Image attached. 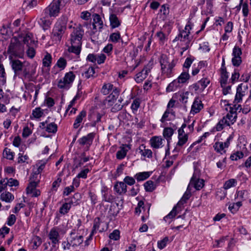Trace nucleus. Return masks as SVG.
Returning <instances> with one entry per match:
<instances>
[{"label":"nucleus","mask_w":251,"mask_h":251,"mask_svg":"<svg viewBox=\"0 0 251 251\" xmlns=\"http://www.w3.org/2000/svg\"><path fill=\"white\" fill-rule=\"evenodd\" d=\"M84 35L82 26L78 24L74 27L73 31L70 35L71 45L68 47V51L69 53L75 54L74 61H78L81 50L82 38Z\"/></svg>","instance_id":"nucleus-1"},{"label":"nucleus","mask_w":251,"mask_h":251,"mask_svg":"<svg viewBox=\"0 0 251 251\" xmlns=\"http://www.w3.org/2000/svg\"><path fill=\"white\" fill-rule=\"evenodd\" d=\"M67 20L65 18H61L55 23L52 29L51 38L56 44L60 42L66 29Z\"/></svg>","instance_id":"nucleus-2"},{"label":"nucleus","mask_w":251,"mask_h":251,"mask_svg":"<svg viewBox=\"0 0 251 251\" xmlns=\"http://www.w3.org/2000/svg\"><path fill=\"white\" fill-rule=\"evenodd\" d=\"M159 62L161 66V75L164 77H170L173 75V70L176 65V62L173 60L169 62L166 55L162 54L160 58Z\"/></svg>","instance_id":"nucleus-3"},{"label":"nucleus","mask_w":251,"mask_h":251,"mask_svg":"<svg viewBox=\"0 0 251 251\" xmlns=\"http://www.w3.org/2000/svg\"><path fill=\"white\" fill-rule=\"evenodd\" d=\"M70 0H53L51 3L44 10L46 15L48 14L50 17L57 16L61 7H64Z\"/></svg>","instance_id":"nucleus-4"},{"label":"nucleus","mask_w":251,"mask_h":251,"mask_svg":"<svg viewBox=\"0 0 251 251\" xmlns=\"http://www.w3.org/2000/svg\"><path fill=\"white\" fill-rule=\"evenodd\" d=\"M7 51L13 56L22 58L24 54V46L17 38H14L11 41Z\"/></svg>","instance_id":"nucleus-5"},{"label":"nucleus","mask_w":251,"mask_h":251,"mask_svg":"<svg viewBox=\"0 0 251 251\" xmlns=\"http://www.w3.org/2000/svg\"><path fill=\"white\" fill-rule=\"evenodd\" d=\"M200 173V171L195 168L193 176L188 185L190 187L191 186H193L197 190H201L204 185V180L199 178Z\"/></svg>","instance_id":"nucleus-6"},{"label":"nucleus","mask_w":251,"mask_h":251,"mask_svg":"<svg viewBox=\"0 0 251 251\" xmlns=\"http://www.w3.org/2000/svg\"><path fill=\"white\" fill-rule=\"evenodd\" d=\"M210 83V80L206 77L202 78L197 82L189 86V89L195 92L201 93L208 86Z\"/></svg>","instance_id":"nucleus-7"},{"label":"nucleus","mask_w":251,"mask_h":251,"mask_svg":"<svg viewBox=\"0 0 251 251\" xmlns=\"http://www.w3.org/2000/svg\"><path fill=\"white\" fill-rule=\"evenodd\" d=\"M95 135L96 134L94 132L90 133L87 135L79 138L77 142L81 146L86 145V151H88L93 143Z\"/></svg>","instance_id":"nucleus-8"},{"label":"nucleus","mask_w":251,"mask_h":251,"mask_svg":"<svg viewBox=\"0 0 251 251\" xmlns=\"http://www.w3.org/2000/svg\"><path fill=\"white\" fill-rule=\"evenodd\" d=\"M230 137H229L226 139L225 142H216L213 145L214 150L221 154L226 153V151L225 149L228 148L230 145Z\"/></svg>","instance_id":"nucleus-9"},{"label":"nucleus","mask_w":251,"mask_h":251,"mask_svg":"<svg viewBox=\"0 0 251 251\" xmlns=\"http://www.w3.org/2000/svg\"><path fill=\"white\" fill-rule=\"evenodd\" d=\"M242 53L241 49L235 46L233 49L232 63L233 66L238 67L242 63L241 55Z\"/></svg>","instance_id":"nucleus-10"},{"label":"nucleus","mask_w":251,"mask_h":251,"mask_svg":"<svg viewBox=\"0 0 251 251\" xmlns=\"http://www.w3.org/2000/svg\"><path fill=\"white\" fill-rule=\"evenodd\" d=\"M248 88V85L246 83H241L238 86L235 96L234 102H240L242 100L243 96H245L247 92Z\"/></svg>","instance_id":"nucleus-11"},{"label":"nucleus","mask_w":251,"mask_h":251,"mask_svg":"<svg viewBox=\"0 0 251 251\" xmlns=\"http://www.w3.org/2000/svg\"><path fill=\"white\" fill-rule=\"evenodd\" d=\"M48 237L51 242L52 246L55 247L60 240V235L58 228L57 227L52 228L48 234Z\"/></svg>","instance_id":"nucleus-12"},{"label":"nucleus","mask_w":251,"mask_h":251,"mask_svg":"<svg viewBox=\"0 0 251 251\" xmlns=\"http://www.w3.org/2000/svg\"><path fill=\"white\" fill-rule=\"evenodd\" d=\"M50 17L48 14L46 15L43 11L40 18L38 21V24L44 30L48 29L51 24V21L50 20Z\"/></svg>","instance_id":"nucleus-13"},{"label":"nucleus","mask_w":251,"mask_h":251,"mask_svg":"<svg viewBox=\"0 0 251 251\" xmlns=\"http://www.w3.org/2000/svg\"><path fill=\"white\" fill-rule=\"evenodd\" d=\"M151 66L149 65L145 66L143 70L137 73L135 77V80L137 83H141L148 76L151 70Z\"/></svg>","instance_id":"nucleus-14"},{"label":"nucleus","mask_w":251,"mask_h":251,"mask_svg":"<svg viewBox=\"0 0 251 251\" xmlns=\"http://www.w3.org/2000/svg\"><path fill=\"white\" fill-rule=\"evenodd\" d=\"M203 108V104L201 100L199 98H196L192 105L190 113L194 115L200 112Z\"/></svg>","instance_id":"nucleus-15"},{"label":"nucleus","mask_w":251,"mask_h":251,"mask_svg":"<svg viewBox=\"0 0 251 251\" xmlns=\"http://www.w3.org/2000/svg\"><path fill=\"white\" fill-rule=\"evenodd\" d=\"M110 25L112 28H115L120 26L121 24V20L118 17L117 14L111 13L109 15Z\"/></svg>","instance_id":"nucleus-16"},{"label":"nucleus","mask_w":251,"mask_h":251,"mask_svg":"<svg viewBox=\"0 0 251 251\" xmlns=\"http://www.w3.org/2000/svg\"><path fill=\"white\" fill-rule=\"evenodd\" d=\"M114 190L119 195H122L127 192V186L124 182H117L114 185Z\"/></svg>","instance_id":"nucleus-17"},{"label":"nucleus","mask_w":251,"mask_h":251,"mask_svg":"<svg viewBox=\"0 0 251 251\" xmlns=\"http://www.w3.org/2000/svg\"><path fill=\"white\" fill-rule=\"evenodd\" d=\"M23 75L25 78H27L30 80V78L34 75L35 70L33 68V67L28 64L26 65H24L23 67Z\"/></svg>","instance_id":"nucleus-18"},{"label":"nucleus","mask_w":251,"mask_h":251,"mask_svg":"<svg viewBox=\"0 0 251 251\" xmlns=\"http://www.w3.org/2000/svg\"><path fill=\"white\" fill-rule=\"evenodd\" d=\"M163 139L160 136H153L150 139L151 146L154 149H159L163 147Z\"/></svg>","instance_id":"nucleus-19"},{"label":"nucleus","mask_w":251,"mask_h":251,"mask_svg":"<svg viewBox=\"0 0 251 251\" xmlns=\"http://www.w3.org/2000/svg\"><path fill=\"white\" fill-rule=\"evenodd\" d=\"M70 235L71 244H72L73 246L79 245L83 242V238L82 235H75V233L73 231L71 233ZM67 244L70 245L69 243Z\"/></svg>","instance_id":"nucleus-20"},{"label":"nucleus","mask_w":251,"mask_h":251,"mask_svg":"<svg viewBox=\"0 0 251 251\" xmlns=\"http://www.w3.org/2000/svg\"><path fill=\"white\" fill-rule=\"evenodd\" d=\"M138 151L141 156L144 157V158L147 157L150 159L152 157V151L150 149H146L144 144H142L139 146Z\"/></svg>","instance_id":"nucleus-21"},{"label":"nucleus","mask_w":251,"mask_h":251,"mask_svg":"<svg viewBox=\"0 0 251 251\" xmlns=\"http://www.w3.org/2000/svg\"><path fill=\"white\" fill-rule=\"evenodd\" d=\"M250 195L249 191L247 190H237L235 197L242 201L249 200Z\"/></svg>","instance_id":"nucleus-22"},{"label":"nucleus","mask_w":251,"mask_h":251,"mask_svg":"<svg viewBox=\"0 0 251 251\" xmlns=\"http://www.w3.org/2000/svg\"><path fill=\"white\" fill-rule=\"evenodd\" d=\"M24 65L19 60H13L11 61V66L16 75H18L22 71Z\"/></svg>","instance_id":"nucleus-23"},{"label":"nucleus","mask_w":251,"mask_h":251,"mask_svg":"<svg viewBox=\"0 0 251 251\" xmlns=\"http://www.w3.org/2000/svg\"><path fill=\"white\" fill-rule=\"evenodd\" d=\"M21 41L27 47L33 46L35 44V41L33 39V34L31 33H27L23 37H21Z\"/></svg>","instance_id":"nucleus-24"},{"label":"nucleus","mask_w":251,"mask_h":251,"mask_svg":"<svg viewBox=\"0 0 251 251\" xmlns=\"http://www.w3.org/2000/svg\"><path fill=\"white\" fill-rule=\"evenodd\" d=\"M190 34V32L189 31L186 32L185 31H182V30H180L178 34L174 39L173 42H176L178 41L185 42L190 40L189 39Z\"/></svg>","instance_id":"nucleus-25"},{"label":"nucleus","mask_w":251,"mask_h":251,"mask_svg":"<svg viewBox=\"0 0 251 251\" xmlns=\"http://www.w3.org/2000/svg\"><path fill=\"white\" fill-rule=\"evenodd\" d=\"M87 112L85 110H82L76 116L73 125L74 128L76 129L79 127L83 119L86 116Z\"/></svg>","instance_id":"nucleus-26"},{"label":"nucleus","mask_w":251,"mask_h":251,"mask_svg":"<svg viewBox=\"0 0 251 251\" xmlns=\"http://www.w3.org/2000/svg\"><path fill=\"white\" fill-rule=\"evenodd\" d=\"M237 118V114L233 115H231V113H227V114L225 116L223 117L222 119H223L224 121L226 122V126H230L236 122Z\"/></svg>","instance_id":"nucleus-27"},{"label":"nucleus","mask_w":251,"mask_h":251,"mask_svg":"<svg viewBox=\"0 0 251 251\" xmlns=\"http://www.w3.org/2000/svg\"><path fill=\"white\" fill-rule=\"evenodd\" d=\"M171 30L168 31L167 34L164 33L162 31L160 30L156 32L155 36L158 38L159 44L163 45L168 40V36L170 33Z\"/></svg>","instance_id":"nucleus-28"},{"label":"nucleus","mask_w":251,"mask_h":251,"mask_svg":"<svg viewBox=\"0 0 251 251\" xmlns=\"http://www.w3.org/2000/svg\"><path fill=\"white\" fill-rule=\"evenodd\" d=\"M181 83L177 79L174 80L171 82L166 88L167 92H172L176 91L177 88L181 87Z\"/></svg>","instance_id":"nucleus-29"},{"label":"nucleus","mask_w":251,"mask_h":251,"mask_svg":"<svg viewBox=\"0 0 251 251\" xmlns=\"http://www.w3.org/2000/svg\"><path fill=\"white\" fill-rule=\"evenodd\" d=\"M0 199L6 202L10 203L14 199V196L9 192H5L1 194Z\"/></svg>","instance_id":"nucleus-30"},{"label":"nucleus","mask_w":251,"mask_h":251,"mask_svg":"<svg viewBox=\"0 0 251 251\" xmlns=\"http://www.w3.org/2000/svg\"><path fill=\"white\" fill-rule=\"evenodd\" d=\"M191 196V190L190 189V186H188L187 190L183 195L181 200L178 201L177 205L180 206L183 205L184 203H186L187 200L190 198Z\"/></svg>","instance_id":"nucleus-31"},{"label":"nucleus","mask_w":251,"mask_h":251,"mask_svg":"<svg viewBox=\"0 0 251 251\" xmlns=\"http://www.w3.org/2000/svg\"><path fill=\"white\" fill-rule=\"evenodd\" d=\"M213 3L211 0H207L206 3V7L205 9L202 10L201 14L202 15H205L206 16L208 15H212L213 14Z\"/></svg>","instance_id":"nucleus-32"},{"label":"nucleus","mask_w":251,"mask_h":251,"mask_svg":"<svg viewBox=\"0 0 251 251\" xmlns=\"http://www.w3.org/2000/svg\"><path fill=\"white\" fill-rule=\"evenodd\" d=\"M93 24L98 25L99 30H100L102 28L103 22L100 16L98 14H93Z\"/></svg>","instance_id":"nucleus-33"},{"label":"nucleus","mask_w":251,"mask_h":251,"mask_svg":"<svg viewBox=\"0 0 251 251\" xmlns=\"http://www.w3.org/2000/svg\"><path fill=\"white\" fill-rule=\"evenodd\" d=\"M120 91L119 89L116 87H114V89L112 91L109 96L108 97V101L109 102H111L116 100L119 96Z\"/></svg>","instance_id":"nucleus-34"},{"label":"nucleus","mask_w":251,"mask_h":251,"mask_svg":"<svg viewBox=\"0 0 251 251\" xmlns=\"http://www.w3.org/2000/svg\"><path fill=\"white\" fill-rule=\"evenodd\" d=\"M151 173L149 172H143L137 173L135 175V178L138 181H143L149 178Z\"/></svg>","instance_id":"nucleus-35"},{"label":"nucleus","mask_w":251,"mask_h":251,"mask_svg":"<svg viewBox=\"0 0 251 251\" xmlns=\"http://www.w3.org/2000/svg\"><path fill=\"white\" fill-rule=\"evenodd\" d=\"M190 78L188 70H184L183 72L177 77L178 80L181 84L184 83Z\"/></svg>","instance_id":"nucleus-36"},{"label":"nucleus","mask_w":251,"mask_h":251,"mask_svg":"<svg viewBox=\"0 0 251 251\" xmlns=\"http://www.w3.org/2000/svg\"><path fill=\"white\" fill-rule=\"evenodd\" d=\"M75 77V75L72 71L66 73L64 76V79H66V81L69 83L71 87L73 84Z\"/></svg>","instance_id":"nucleus-37"},{"label":"nucleus","mask_w":251,"mask_h":251,"mask_svg":"<svg viewBox=\"0 0 251 251\" xmlns=\"http://www.w3.org/2000/svg\"><path fill=\"white\" fill-rule=\"evenodd\" d=\"M228 78V75L226 70L221 71L220 83L222 87H225L226 85Z\"/></svg>","instance_id":"nucleus-38"},{"label":"nucleus","mask_w":251,"mask_h":251,"mask_svg":"<svg viewBox=\"0 0 251 251\" xmlns=\"http://www.w3.org/2000/svg\"><path fill=\"white\" fill-rule=\"evenodd\" d=\"M57 86L59 89L64 90H68L71 87L70 85L66 81V79H64V77L58 81Z\"/></svg>","instance_id":"nucleus-39"},{"label":"nucleus","mask_w":251,"mask_h":251,"mask_svg":"<svg viewBox=\"0 0 251 251\" xmlns=\"http://www.w3.org/2000/svg\"><path fill=\"white\" fill-rule=\"evenodd\" d=\"M113 85L111 83L104 84L101 89V92L104 95H108L111 91L114 89Z\"/></svg>","instance_id":"nucleus-40"},{"label":"nucleus","mask_w":251,"mask_h":251,"mask_svg":"<svg viewBox=\"0 0 251 251\" xmlns=\"http://www.w3.org/2000/svg\"><path fill=\"white\" fill-rule=\"evenodd\" d=\"M173 134L174 130L171 127H165L163 130V136L168 141L171 139Z\"/></svg>","instance_id":"nucleus-41"},{"label":"nucleus","mask_w":251,"mask_h":251,"mask_svg":"<svg viewBox=\"0 0 251 251\" xmlns=\"http://www.w3.org/2000/svg\"><path fill=\"white\" fill-rule=\"evenodd\" d=\"M48 160H42L39 161L36 164L38 167L37 171H35L34 174L38 175L40 174L45 168V165L46 164Z\"/></svg>","instance_id":"nucleus-42"},{"label":"nucleus","mask_w":251,"mask_h":251,"mask_svg":"<svg viewBox=\"0 0 251 251\" xmlns=\"http://www.w3.org/2000/svg\"><path fill=\"white\" fill-rule=\"evenodd\" d=\"M128 150L126 149L125 147H122L120 150H119L116 153V157L118 159H123L124 158Z\"/></svg>","instance_id":"nucleus-43"},{"label":"nucleus","mask_w":251,"mask_h":251,"mask_svg":"<svg viewBox=\"0 0 251 251\" xmlns=\"http://www.w3.org/2000/svg\"><path fill=\"white\" fill-rule=\"evenodd\" d=\"M57 130V126L54 123L48 124L46 126V130L48 133H55Z\"/></svg>","instance_id":"nucleus-44"},{"label":"nucleus","mask_w":251,"mask_h":251,"mask_svg":"<svg viewBox=\"0 0 251 251\" xmlns=\"http://www.w3.org/2000/svg\"><path fill=\"white\" fill-rule=\"evenodd\" d=\"M100 218L99 217H97L95 219L94 221V225L93 226V229L90 234V237L93 236L94 234L96 233L97 230H99L100 227Z\"/></svg>","instance_id":"nucleus-45"},{"label":"nucleus","mask_w":251,"mask_h":251,"mask_svg":"<svg viewBox=\"0 0 251 251\" xmlns=\"http://www.w3.org/2000/svg\"><path fill=\"white\" fill-rule=\"evenodd\" d=\"M52 61L51 55L47 53L43 59V65L46 67H49L50 66Z\"/></svg>","instance_id":"nucleus-46"},{"label":"nucleus","mask_w":251,"mask_h":251,"mask_svg":"<svg viewBox=\"0 0 251 251\" xmlns=\"http://www.w3.org/2000/svg\"><path fill=\"white\" fill-rule=\"evenodd\" d=\"M95 74V68L93 67H89L88 69L84 72L83 75L86 78L88 79L91 77H94Z\"/></svg>","instance_id":"nucleus-47"},{"label":"nucleus","mask_w":251,"mask_h":251,"mask_svg":"<svg viewBox=\"0 0 251 251\" xmlns=\"http://www.w3.org/2000/svg\"><path fill=\"white\" fill-rule=\"evenodd\" d=\"M37 4V0H24L23 6L31 9L35 7Z\"/></svg>","instance_id":"nucleus-48"},{"label":"nucleus","mask_w":251,"mask_h":251,"mask_svg":"<svg viewBox=\"0 0 251 251\" xmlns=\"http://www.w3.org/2000/svg\"><path fill=\"white\" fill-rule=\"evenodd\" d=\"M44 114V112L40 107H36L35 109L33 110L32 115L36 119L41 118Z\"/></svg>","instance_id":"nucleus-49"},{"label":"nucleus","mask_w":251,"mask_h":251,"mask_svg":"<svg viewBox=\"0 0 251 251\" xmlns=\"http://www.w3.org/2000/svg\"><path fill=\"white\" fill-rule=\"evenodd\" d=\"M70 203H64L59 208V212L62 215L68 213L71 209Z\"/></svg>","instance_id":"nucleus-50"},{"label":"nucleus","mask_w":251,"mask_h":251,"mask_svg":"<svg viewBox=\"0 0 251 251\" xmlns=\"http://www.w3.org/2000/svg\"><path fill=\"white\" fill-rule=\"evenodd\" d=\"M0 82H1L2 85L4 84L6 82L5 70L2 64H0Z\"/></svg>","instance_id":"nucleus-51"},{"label":"nucleus","mask_w":251,"mask_h":251,"mask_svg":"<svg viewBox=\"0 0 251 251\" xmlns=\"http://www.w3.org/2000/svg\"><path fill=\"white\" fill-rule=\"evenodd\" d=\"M237 181L235 179L231 178L225 182L224 184V188L226 190L230 188L235 186Z\"/></svg>","instance_id":"nucleus-52"},{"label":"nucleus","mask_w":251,"mask_h":251,"mask_svg":"<svg viewBox=\"0 0 251 251\" xmlns=\"http://www.w3.org/2000/svg\"><path fill=\"white\" fill-rule=\"evenodd\" d=\"M176 206L174 207L172 211L166 216L164 217V220L166 222H171V221H168L169 219H172L176 215Z\"/></svg>","instance_id":"nucleus-53"},{"label":"nucleus","mask_w":251,"mask_h":251,"mask_svg":"<svg viewBox=\"0 0 251 251\" xmlns=\"http://www.w3.org/2000/svg\"><path fill=\"white\" fill-rule=\"evenodd\" d=\"M144 186L146 191L152 192L155 189L154 183L151 180H148L146 182L144 183Z\"/></svg>","instance_id":"nucleus-54"},{"label":"nucleus","mask_w":251,"mask_h":251,"mask_svg":"<svg viewBox=\"0 0 251 251\" xmlns=\"http://www.w3.org/2000/svg\"><path fill=\"white\" fill-rule=\"evenodd\" d=\"M56 65L60 70H64L67 66V61L63 57H60L57 61Z\"/></svg>","instance_id":"nucleus-55"},{"label":"nucleus","mask_w":251,"mask_h":251,"mask_svg":"<svg viewBox=\"0 0 251 251\" xmlns=\"http://www.w3.org/2000/svg\"><path fill=\"white\" fill-rule=\"evenodd\" d=\"M178 141L177 143V145L180 147L184 145L188 141L187 134H184V135L178 136Z\"/></svg>","instance_id":"nucleus-56"},{"label":"nucleus","mask_w":251,"mask_h":251,"mask_svg":"<svg viewBox=\"0 0 251 251\" xmlns=\"http://www.w3.org/2000/svg\"><path fill=\"white\" fill-rule=\"evenodd\" d=\"M3 154H5V158L9 160H13L14 156V152L11 151V150L5 148L3 151Z\"/></svg>","instance_id":"nucleus-57"},{"label":"nucleus","mask_w":251,"mask_h":251,"mask_svg":"<svg viewBox=\"0 0 251 251\" xmlns=\"http://www.w3.org/2000/svg\"><path fill=\"white\" fill-rule=\"evenodd\" d=\"M33 249H37L42 244V239L38 236H34L32 238Z\"/></svg>","instance_id":"nucleus-58"},{"label":"nucleus","mask_w":251,"mask_h":251,"mask_svg":"<svg viewBox=\"0 0 251 251\" xmlns=\"http://www.w3.org/2000/svg\"><path fill=\"white\" fill-rule=\"evenodd\" d=\"M102 201L110 203L112 202L114 200V196L111 194H109L108 192L102 195Z\"/></svg>","instance_id":"nucleus-59"},{"label":"nucleus","mask_w":251,"mask_h":251,"mask_svg":"<svg viewBox=\"0 0 251 251\" xmlns=\"http://www.w3.org/2000/svg\"><path fill=\"white\" fill-rule=\"evenodd\" d=\"M169 241V238L165 237L162 240L158 241L157 242V246L159 249L162 250L164 249L167 245V242Z\"/></svg>","instance_id":"nucleus-60"},{"label":"nucleus","mask_w":251,"mask_h":251,"mask_svg":"<svg viewBox=\"0 0 251 251\" xmlns=\"http://www.w3.org/2000/svg\"><path fill=\"white\" fill-rule=\"evenodd\" d=\"M90 172V170L88 168H86L84 170H82L80 171L79 173H78L77 175V178H83L86 179L87 177V174L88 173Z\"/></svg>","instance_id":"nucleus-61"},{"label":"nucleus","mask_w":251,"mask_h":251,"mask_svg":"<svg viewBox=\"0 0 251 251\" xmlns=\"http://www.w3.org/2000/svg\"><path fill=\"white\" fill-rule=\"evenodd\" d=\"M244 154L242 151H237L234 153L232 154L230 158L232 160H237L238 159L243 158Z\"/></svg>","instance_id":"nucleus-62"},{"label":"nucleus","mask_w":251,"mask_h":251,"mask_svg":"<svg viewBox=\"0 0 251 251\" xmlns=\"http://www.w3.org/2000/svg\"><path fill=\"white\" fill-rule=\"evenodd\" d=\"M121 38V35L119 31L112 33L109 37L110 40L112 42L116 43Z\"/></svg>","instance_id":"nucleus-63"},{"label":"nucleus","mask_w":251,"mask_h":251,"mask_svg":"<svg viewBox=\"0 0 251 251\" xmlns=\"http://www.w3.org/2000/svg\"><path fill=\"white\" fill-rule=\"evenodd\" d=\"M16 217L14 214H10L7 218L6 224L9 226H13L16 222Z\"/></svg>","instance_id":"nucleus-64"}]
</instances>
